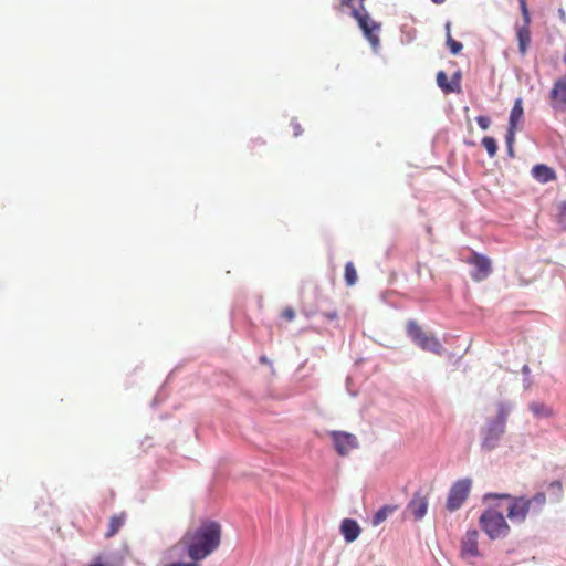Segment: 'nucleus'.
<instances>
[{"mask_svg": "<svg viewBox=\"0 0 566 566\" xmlns=\"http://www.w3.org/2000/svg\"><path fill=\"white\" fill-rule=\"evenodd\" d=\"M532 413L537 418H551L554 415L553 409L543 402H532L528 406Z\"/></svg>", "mask_w": 566, "mask_h": 566, "instance_id": "nucleus-18", "label": "nucleus"}, {"mask_svg": "<svg viewBox=\"0 0 566 566\" xmlns=\"http://www.w3.org/2000/svg\"><path fill=\"white\" fill-rule=\"evenodd\" d=\"M518 2H520V9H521V12L523 15V20H524L525 24H530L531 23V14H530V11H528L527 4H526V0H518Z\"/></svg>", "mask_w": 566, "mask_h": 566, "instance_id": "nucleus-26", "label": "nucleus"}, {"mask_svg": "<svg viewBox=\"0 0 566 566\" xmlns=\"http://www.w3.org/2000/svg\"><path fill=\"white\" fill-rule=\"evenodd\" d=\"M465 262L473 266V271L471 272V277L475 282H481L485 280L492 272V262L491 260L478 252H472L471 256L465 260Z\"/></svg>", "mask_w": 566, "mask_h": 566, "instance_id": "nucleus-7", "label": "nucleus"}, {"mask_svg": "<svg viewBox=\"0 0 566 566\" xmlns=\"http://www.w3.org/2000/svg\"><path fill=\"white\" fill-rule=\"evenodd\" d=\"M220 543V524L213 521H203L197 527L188 530L178 544L187 552L191 560L198 562L212 554Z\"/></svg>", "mask_w": 566, "mask_h": 566, "instance_id": "nucleus-1", "label": "nucleus"}, {"mask_svg": "<svg viewBox=\"0 0 566 566\" xmlns=\"http://www.w3.org/2000/svg\"><path fill=\"white\" fill-rule=\"evenodd\" d=\"M397 510H398L397 505H385V506L380 507L373 516V521H371L373 525L374 526L380 525L382 522H385L388 518L389 515L395 513Z\"/></svg>", "mask_w": 566, "mask_h": 566, "instance_id": "nucleus-17", "label": "nucleus"}, {"mask_svg": "<svg viewBox=\"0 0 566 566\" xmlns=\"http://www.w3.org/2000/svg\"><path fill=\"white\" fill-rule=\"evenodd\" d=\"M505 499L509 501L507 517L514 523H523L530 514L538 515L546 505V495L544 492H537L533 497L512 496L507 493H488L484 501Z\"/></svg>", "mask_w": 566, "mask_h": 566, "instance_id": "nucleus-2", "label": "nucleus"}, {"mask_svg": "<svg viewBox=\"0 0 566 566\" xmlns=\"http://www.w3.org/2000/svg\"><path fill=\"white\" fill-rule=\"evenodd\" d=\"M471 484L470 479H461L451 486L447 499V509L450 512H454L462 506L469 496Z\"/></svg>", "mask_w": 566, "mask_h": 566, "instance_id": "nucleus-6", "label": "nucleus"}, {"mask_svg": "<svg viewBox=\"0 0 566 566\" xmlns=\"http://www.w3.org/2000/svg\"><path fill=\"white\" fill-rule=\"evenodd\" d=\"M450 81L454 87V93H459L461 91V72H455Z\"/></svg>", "mask_w": 566, "mask_h": 566, "instance_id": "nucleus-27", "label": "nucleus"}, {"mask_svg": "<svg viewBox=\"0 0 566 566\" xmlns=\"http://www.w3.org/2000/svg\"><path fill=\"white\" fill-rule=\"evenodd\" d=\"M516 132H517L516 128H511V127L507 128V133L505 136V142H506L507 148H511V146H513V144L515 142Z\"/></svg>", "mask_w": 566, "mask_h": 566, "instance_id": "nucleus-28", "label": "nucleus"}, {"mask_svg": "<svg viewBox=\"0 0 566 566\" xmlns=\"http://www.w3.org/2000/svg\"><path fill=\"white\" fill-rule=\"evenodd\" d=\"M436 4H442L446 0H431Z\"/></svg>", "mask_w": 566, "mask_h": 566, "instance_id": "nucleus-35", "label": "nucleus"}, {"mask_svg": "<svg viewBox=\"0 0 566 566\" xmlns=\"http://www.w3.org/2000/svg\"><path fill=\"white\" fill-rule=\"evenodd\" d=\"M564 62L566 63V55L564 56Z\"/></svg>", "mask_w": 566, "mask_h": 566, "instance_id": "nucleus-38", "label": "nucleus"}, {"mask_svg": "<svg viewBox=\"0 0 566 566\" xmlns=\"http://www.w3.org/2000/svg\"><path fill=\"white\" fill-rule=\"evenodd\" d=\"M509 410L505 406L501 405L499 408L497 416L492 422H501L502 427L505 429V421L507 418Z\"/></svg>", "mask_w": 566, "mask_h": 566, "instance_id": "nucleus-25", "label": "nucleus"}, {"mask_svg": "<svg viewBox=\"0 0 566 566\" xmlns=\"http://www.w3.org/2000/svg\"><path fill=\"white\" fill-rule=\"evenodd\" d=\"M532 176L542 184H546L556 179L555 171L544 164L535 165L532 168Z\"/></svg>", "mask_w": 566, "mask_h": 566, "instance_id": "nucleus-14", "label": "nucleus"}, {"mask_svg": "<svg viewBox=\"0 0 566 566\" xmlns=\"http://www.w3.org/2000/svg\"><path fill=\"white\" fill-rule=\"evenodd\" d=\"M476 123L483 130H486L491 125L490 118L482 115L476 117Z\"/></svg>", "mask_w": 566, "mask_h": 566, "instance_id": "nucleus-29", "label": "nucleus"}, {"mask_svg": "<svg viewBox=\"0 0 566 566\" xmlns=\"http://www.w3.org/2000/svg\"><path fill=\"white\" fill-rule=\"evenodd\" d=\"M360 531L361 530L355 520L345 518L340 524V533L343 534L347 543H352L355 539H357V537L360 534Z\"/></svg>", "mask_w": 566, "mask_h": 566, "instance_id": "nucleus-13", "label": "nucleus"}, {"mask_svg": "<svg viewBox=\"0 0 566 566\" xmlns=\"http://www.w3.org/2000/svg\"><path fill=\"white\" fill-rule=\"evenodd\" d=\"M365 0H340L339 9L345 7L352 8V17L357 21L365 38L369 41L373 48L379 45L378 32L380 31V23L374 21L367 12Z\"/></svg>", "mask_w": 566, "mask_h": 566, "instance_id": "nucleus-3", "label": "nucleus"}, {"mask_svg": "<svg viewBox=\"0 0 566 566\" xmlns=\"http://www.w3.org/2000/svg\"><path fill=\"white\" fill-rule=\"evenodd\" d=\"M124 524V515H113L109 520V527L106 537L114 536Z\"/></svg>", "mask_w": 566, "mask_h": 566, "instance_id": "nucleus-20", "label": "nucleus"}, {"mask_svg": "<svg viewBox=\"0 0 566 566\" xmlns=\"http://www.w3.org/2000/svg\"><path fill=\"white\" fill-rule=\"evenodd\" d=\"M549 101L556 112H566V75L560 76L554 82L549 92Z\"/></svg>", "mask_w": 566, "mask_h": 566, "instance_id": "nucleus-11", "label": "nucleus"}, {"mask_svg": "<svg viewBox=\"0 0 566 566\" xmlns=\"http://www.w3.org/2000/svg\"><path fill=\"white\" fill-rule=\"evenodd\" d=\"M504 431L505 429L502 427L501 422L490 421L482 431V449L491 451L496 448Z\"/></svg>", "mask_w": 566, "mask_h": 566, "instance_id": "nucleus-9", "label": "nucleus"}, {"mask_svg": "<svg viewBox=\"0 0 566 566\" xmlns=\"http://www.w3.org/2000/svg\"><path fill=\"white\" fill-rule=\"evenodd\" d=\"M344 277L348 286H353L357 282V272L353 262H347L345 265Z\"/></svg>", "mask_w": 566, "mask_h": 566, "instance_id": "nucleus-22", "label": "nucleus"}, {"mask_svg": "<svg viewBox=\"0 0 566 566\" xmlns=\"http://www.w3.org/2000/svg\"><path fill=\"white\" fill-rule=\"evenodd\" d=\"M88 566H105V565L102 563L101 557H98L93 563H91Z\"/></svg>", "mask_w": 566, "mask_h": 566, "instance_id": "nucleus-33", "label": "nucleus"}, {"mask_svg": "<svg viewBox=\"0 0 566 566\" xmlns=\"http://www.w3.org/2000/svg\"><path fill=\"white\" fill-rule=\"evenodd\" d=\"M549 488L552 489H556L557 491H562L563 489V485H562V482L560 481H553L551 484H549Z\"/></svg>", "mask_w": 566, "mask_h": 566, "instance_id": "nucleus-32", "label": "nucleus"}, {"mask_svg": "<svg viewBox=\"0 0 566 566\" xmlns=\"http://www.w3.org/2000/svg\"><path fill=\"white\" fill-rule=\"evenodd\" d=\"M479 523L482 531L491 539L504 538L510 534L511 531V527L503 514L492 507L485 510L481 514Z\"/></svg>", "mask_w": 566, "mask_h": 566, "instance_id": "nucleus-4", "label": "nucleus"}, {"mask_svg": "<svg viewBox=\"0 0 566 566\" xmlns=\"http://www.w3.org/2000/svg\"><path fill=\"white\" fill-rule=\"evenodd\" d=\"M482 145L486 149L489 156L492 158L497 153V144L493 137L485 136L482 138Z\"/></svg>", "mask_w": 566, "mask_h": 566, "instance_id": "nucleus-23", "label": "nucleus"}, {"mask_svg": "<svg viewBox=\"0 0 566 566\" xmlns=\"http://www.w3.org/2000/svg\"><path fill=\"white\" fill-rule=\"evenodd\" d=\"M331 437L334 442V448L342 457L347 455L352 450L358 447L357 438L348 432L332 431Z\"/></svg>", "mask_w": 566, "mask_h": 566, "instance_id": "nucleus-10", "label": "nucleus"}, {"mask_svg": "<svg viewBox=\"0 0 566 566\" xmlns=\"http://www.w3.org/2000/svg\"><path fill=\"white\" fill-rule=\"evenodd\" d=\"M523 115V103L521 98H517L510 113L509 127L518 129V124L522 122Z\"/></svg>", "mask_w": 566, "mask_h": 566, "instance_id": "nucleus-16", "label": "nucleus"}, {"mask_svg": "<svg viewBox=\"0 0 566 566\" xmlns=\"http://www.w3.org/2000/svg\"><path fill=\"white\" fill-rule=\"evenodd\" d=\"M291 125L293 127V135L295 137L300 136L303 132L301 125L297 122H292Z\"/></svg>", "mask_w": 566, "mask_h": 566, "instance_id": "nucleus-31", "label": "nucleus"}, {"mask_svg": "<svg viewBox=\"0 0 566 566\" xmlns=\"http://www.w3.org/2000/svg\"><path fill=\"white\" fill-rule=\"evenodd\" d=\"M407 510L411 513L415 520H421L428 511V500L419 492L415 493L411 501L408 503Z\"/></svg>", "mask_w": 566, "mask_h": 566, "instance_id": "nucleus-12", "label": "nucleus"}, {"mask_svg": "<svg viewBox=\"0 0 566 566\" xmlns=\"http://www.w3.org/2000/svg\"><path fill=\"white\" fill-rule=\"evenodd\" d=\"M437 84L444 94L454 93V87L444 71H439L437 73Z\"/></svg>", "mask_w": 566, "mask_h": 566, "instance_id": "nucleus-19", "label": "nucleus"}, {"mask_svg": "<svg viewBox=\"0 0 566 566\" xmlns=\"http://www.w3.org/2000/svg\"><path fill=\"white\" fill-rule=\"evenodd\" d=\"M479 532L476 530H468L461 538L460 557L462 559H472L479 557Z\"/></svg>", "mask_w": 566, "mask_h": 566, "instance_id": "nucleus-8", "label": "nucleus"}, {"mask_svg": "<svg viewBox=\"0 0 566 566\" xmlns=\"http://www.w3.org/2000/svg\"><path fill=\"white\" fill-rule=\"evenodd\" d=\"M406 331L408 336L420 349L431 353H438L441 349V345L436 336L431 333L424 332L416 321H408L406 324Z\"/></svg>", "mask_w": 566, "mask_h": 566, "instance_id": "nucleus-5", "label": "nucleus"}, {"mask_svg": "<svg viewBox=\"0 0 566 566\" xmlns=\"http://www.w3.org/2000/svg\"><path fill=\"white\" fill-rule=\"evenodd\" d=\"M559 222L566 229V201L559 205Z\"/></svg>", "mask_w": 566, "mask_h": 566, "instance_id": "nucleus-30", "label": "nucleus"}, {"mask_svg": "<svg viewBox=\"0 0 566 566\" xmlns=\"http://www.w3.org/2000/svg\"><path fill=\"white\" fill-rule=\"evenodd\" d=\"M260 360H261L262 364H265L266 363V357L265 356H261Z\"/></svg>", "mask_w": 566, "mask_h": 566, "instance_id": "nucleus-37", "label": "nucleus"}, {"mask_svg": "<svg viewBox=\"0 0 566 566\" xmlns=\"http://www.w3.org/2000/svg\"><path fill=\"white\" fill-rule=\"evenodd\" d=\"M507 153L510 156H513V146H511V148H507Z\"/></svg>", "mask_w": 566, "mask_h": 566, "instance_id": "nucleus-36", "label": "nucleus"}, {"mask_svg": "<svg viewBox=\"0 0 566 566\" xmlns=\"http://www.w3.org/2000/svg\"><path fill=\"white\" fill-rule=\"evenodd\" d=\"M518 51L525 55L531 43L530 24H523L517 29Z\"/></svg>", "mask_w": 566, "mask_h": 566, "instance_id": "nucleus-15", "label": "nucleus"}, {"mask_svg": "<svg viewBox=\"0 0 566 566\" xmlns=\"http://www.w3.org/2000/svg\"><path fill=\"white\" fill-rule=\"evenodd\" d=\"M325 316L328 318V319H335L337 318V312H331V313H325Z\"/></svg>", "mask_w": 566, "mask_h": 566, "instance_id": "nucleus-34", "label": "nucleus"}, {"mask_svg": "<svg viewBox=\"0 0 566 566\" xmlns=\"http://www.w3.org/2000/svg\"><path fill=\"white\" fill-rule=\"evenodd\" d=\"M295 316H296L295 311L290 306L283 308L280 314L281 319L285 323L292 322L295 318Z\"/></svg>", "mask_w": 566, "mask_h": 566, "instance_id": "nucleus-24", "label": "nucleus"}, {"mask_svg": "<svg viewBox=\"0 0 566 566\" xmlns=\"http://www.w3.org/2000/svg\"><path fill=\"white\" fill-rule=\"evenodd\" d=\"M446 29H447V41H446L447 45H448L451 54L457 55V54H459L461 52V50L463 48L462 43H460L459 41H455L451 36V34H450V23L449 22L446 24Z\"/></svg>", "mask_w": 566, "mask_h": 566, "instance_id": "nucleus-21", "label": "nucleus"}]
</instances>
